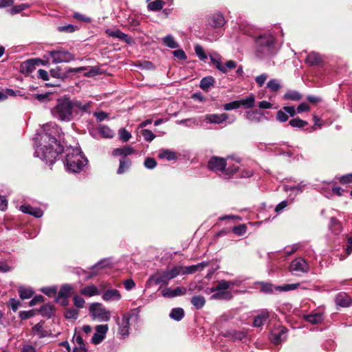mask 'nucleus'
<instances>
[{
	"mask_svg": "<svg viewBox=\"0 0 352 352\" xmlns=\"http://www.w3.org/2000/svg\"><path fill=\"white\" fill-rule=\"evenodd\" d=\"M91 102L63 97L57 100L56 105L51 109L52 116L60 122H70L78 114L89 111Z\"/></svg>",
	"mask_w": 352,
	"mask_h": 352,
	"instance_id": "obj_1",
	"label": "nucleus"
},
{
	"mask_svg": "<svg viewBox=\"0 0 352 352\" xmlns=\"http://www.w3.org/2000/svg\"><path fill=\"white\" fill-rule=\"evenodd\" d=\"M41 139L45 140L47 139L49 146L43 145L37 147L35 154L47 163L52 164L59 153H61V146L57 143L56 139L52 135V133H46V134L42 136Z\"/></svg>",
	"mask_w": 352,
	"mask_h": 352,
	"instance_id": "obj_2",
	"label": "nucleus"
},
{
	"mask_svg": "<svg viewBox=\"0 0 352 352\" xmlns=\"http://www.w3.org/2000/svg\"><path fill=\"white\" fill-rule=\"evenodd\" d=\"M65 161L67 170L73 173L80 172L87 163L78 147H69L65 150Z\"/></svg>",
	"mask_w": 352,
	"mask_h": 352,
	"instance_id": "obj_3",
	"label": "nucleus"
},
{
	"mask_svg": "<svg viewBox=\"0 0 352 352\" xmlns=\"http://www.w3.org/2000/svg\"><path fill=\"white\" fill-rule=\"evenodd\" d=\"M275 38L271 34H261L255 38V55L259 58L273 54Z\"/></svg>",
	"mask_w": 352,
	"mask_h": 352,
	"instance_id": "obj_4",
	"label": "nucleus"
},
{
	"mask_svg": "<svg viewBox=\"0 0 352 352\" xmlns=\"http://www.w3.org/2000/svg\"><path fill=\"white\" fill-rule=\"evenodd\" d=\"M236 285L234 281H227L226 280H219L217 285L210 288H208L206 292L208 294L215 292L211 297L213 300H230L232 298V295L228 289L230 287Z\"/></svg>",
	"mask_w": 352,
	"mask_h": 352,
	"instance_id": "obj_5",
	"label": "nucleus"
},
{
	"mask_svg": "<svg viewBox=\"0 0 352 352\" xmlns=\"http://www.w3.org/2000/svg\"><path fill=\"white\" fill-rule=\"evenodd\" d=\"M132 154V148L126 146L122 148H115L112 151V155L120 156V165L117 170L119 175L123 174L126 170H129L131 166V160L128 157Z\"/></svg>",
	"mask_w": 352,
	"mask_h": 352,
	"instance_id": "obj_6",
	"label": "nucleus"
},
{
	"mask_svg": "<svg viewBox=\"0 0 352 352\" xmlns=\"http://www.w3.org/2000/svg\"><path fill=\"white\" fill-rule=\"evenodd\" d=\"M89 312L94 320L108 321L110 319V311L107 310L100 303H93L89 307Z\"/></svg>",
	"mask_w": 352,
	"mask_h": 352,
	"instance_id": "obj_7",
	"label": "nucleus"
},
{
	"mask_svg": "<svg viewBox=\"0 0 352 352\" xmlns=\"http://www.w3.org/2000/svg\"><path fill=\"white\" fill-rule=\"evenodd\" d=\"M182 267H175L170 270L164 272L162 274L157 273L151 279V280L154 281L155 284H166L168 280L174 278L179 274H182Z\"/></svg>",
	"mask_w": 352,
	"mask_h": 352,
	"instance_id": "obj_8",
	"label": "nucleus"
},
{
	"mask_svg": "<svg viewBox=\"0 0 352 352\" xmlns=\"http://www.w3.org/2000/svg\"><path fill=\"white\" fill-rule=\"evenodd\" d=\"M48 53L52 58V62L54 63H67L74 59V56L66 50H52Z\"/></svg>",
	"mask_w": 352,
	"mask_h": 352,
	"instance_id": "obj_9",
	"label": "nucleus"
},
{
	"mask_svg": "<svg viewBox=\"0 0 352 352\" xmlns=\"http://www.w3.org/2000/svg\"><path fill=\"white\" fill-rule=\"evenodd\" d=\"M226 159L219 157H212L208 161V167L210 170L214 172H223L225 173L226 168Z\"/></svg>",
	"mask_w": 352,
	"mask_h": 352,
	"instance_id": "obj_10",
	"label": "nucleus"
},
{
	"mask_svg": "<svg viewBox=\"0 0 352 352\" xmlns=\"http://www.w3.org/2000/svg\"><path fill=\"white\" fill-rule=\"evenodd\" d=\"M303 319L312 324H318L324 320V310L318 308L312 311L309 314L303 316Z\"/></svg>",
	"mask_w": 352,
	"mask_h": 352,
	"instance_id": "obj_11",
	"label": "nucleus"
},
{
	"mask_svg": "<svg viewBox=\"0 0 352 352\" xmlns=\"http://www.w3.org/2000/svg\"><path fill=\"white\" fill-rule=\"evenodd\" d=\"M309 270V264L302 258H297L293 260L289 265V271L291 272L307 273Z\"/></svg>",
	"mask_w": 352,
	"mask_h": 352,
	"instance_id": "obj_12",
	"label": "nucleus"
},
{
	"mask_svg": "<svg viewBox=\"0 0 352 352\" xmlns=\"http://www.w3.org/2000/svg\"><path fill=\"white\" fill-rule=\"evenodd\" d=\"M109 327L107 324H100L96 327V333L91 338V342L95 344L100 343L105 338Z\"/></svg>",
	"mask_w": 352,
	"mask_h": 352,
	"instance_id": "obj_13",
	"label": "nucleus"
},
{
	"mask_svg": "<svg viewBox=\"0 0 352 352\" xmlns=\"http://www.w3.org/2000/svg\"><path fill=\"white\" fill-rule=\"evenodd\" d=\"M286 331L287 329L285 327L273 331L270 335L271 342L275 344H280L286 338Z\"/></svg>",
	"mask_w": 352,
	"mask_h": 352,
	"instance_id": "obj_14",
	"label": "nucleus"
},
{
	"mask_svg": "<svg viewBox=\"0 0 352 352\" xmlns=\"http://www.w3.org/2000/svg\"><path fill=\"white\" fill-rule=\"evenodd\" d=\"M186 289L184 287H177L176 289L166 288L162 292V296L166 298H173L178 296H183L186 294Z\"/></svg>",
	"mask_w": 352,
	"mask_h": 352,
	"instance_id": "obj_15",
	"label": "nucleus"
},
{
	"mask_svg": "<svg viewBox=\"0 0 352 352\" xmlns=\"http://www.w3.org/2000/svg\"><path fill=\"white\" fill-rule=\"evenodd\" d=\"M102 298L105 301H118L120 300L121 296L117 289H110L104 291Z\"/></svg>",
	"mask_w": 352,
	"mask_h": 352,
	"instance_id": "obj_16",
	"label": "nucleus"
},
{
	"mask_svg": "<svg viewBox=\"0 0 352 352\" xmlns=\"http://www.w3.org/2000/svg\"><path fill=\"white\" fill-rule=\"evenodd\" d=\"M228 118V114L226 113H221V114H207L205 116V120H206L209 123L212 124H221L226 121Z\"/></svg>",
	"mask_w": 352,
	"mask_h": 352,
	"instance_id": "obj_17",
	"label": "nucleus"
},
{
	"mask_svg": "<svg viewBox=\"0 0 352 352\" xmlns=\"http://www.w3.org/2000/svg\"><path fill=\"white\" fill-rule=\"evenodd\" d=\"M225 23L226 21L221 14H214L208 19V23L212 28H221Z\"/></svg>",
	"mask_w": 352,
	"mask_h": 352,
	"instance_id": "obj_18",
	"label": "nucleus"
},
{
	"mask_svg": "<svg viewBox=\"0 0 352 352\" xmlns=\"http://www.w3.org/2000/svg\"><path fill=\"white\" fill-rule=\"evenodd\" d=\"M20 210L27 214H30L35 217H41L43 216V211L38 208H33L28 205L21 206Z\"/></svg>",
	"mask_w": 352,
	"mask_h": 352,
	"instance_id": "obj_19",
	"label": "nucleus"
},
{
	"mask_svg": "<svg viewBox=\"0 0 352 352\" xmlns=\"http://www.w3.org/2000/svg\"><path fill=\"white\" fill-rule=\"evenodd\" d=\"M106 33L113 38H118L119 40L124 41L126 43H129V39L128 35L122 33L120 30L117 29H107L106 30Z\"/></svg>",
	"mask_w": 352,
	"mask_h": 352,
	"instance_id": "obj_20",
	"label": "nucleus"
},
{
	"mask_svg": "<svg viewBox=\"0 0 352 352\" xmlns=\"http://www.w3.org/2000/svg\"><path fill=\"white\" fill-rule=\"evenodd\" d=\"M131 316L129 314H124L122 322L120 324V333L122 336H128L129 334Z\"/></svg>",
	"mask_w": 352,
	"mask_h": 352,
	"instance_id": "obj_21",
	"label": "nucleus"
},
{
	"mask_svg": "<svg viewBox=\"0 0 352 352\" xmlns=\"http://www.w3.org/2000/svg\"><path fill=\"white\" fill-rule=\"evenodd\" d=\"M80 294L85 296L91 297L100 294V289L94 285H89L80 290Z\"/></svg>",
	"mask_w": 352,
	"mask_h": 352,
	"instance_id": "obj_22",
	"label": "nucleus"
},
{
	"mask_svg": "<svg viewBox=\"0 0 352 352\" xmlns=\"http://www.w3.org/2000/svg\"><path fill=\"white\" fill-rule=\"evenodd\" d=\"M306 63L310 65H317L322 63V58L320 54L313 52L307 55Z\"/></svg>",
	"mask_w": 352,
	"mask_h": 352,
	"instance_id": "obj_23",
	"label": "nucleus"
},
{
	"mask_svg": "<svg viewBox=\"0 0 352 352\" xmlns=\"http://www.w3.org/2000/svg\"><path fill=\"white\" fill-rule=\"evenodd\" d=\"M97 129L102 138H113L115 135L113 131L106 125L100 124Z\"/></svg>",
	"mask_w": 352,
	"mask_h": 352,
	"instance_id": "obj_24",
	"label": "nucleus"
},
{
	"mask_svg": "<svg viewBox=\"0 0 352 352\" xmlns=\"http://www.w3.org/2000/svg\"><path fill=\"white\" fill-rule=\"evenodd\" d=\"M35 62H41V60L38 58H35L30 59L24 62L21 65V72H25L27 73L32 72L35 69Z\"/></svg>",
	"mask_w": 352,
	"mask_h": 352,
	"instance_id": "obj_25",
	"label": "nucleus"
},
{
	"mask_svg": "<svg viewBox=\"0 0 352 352\" xmlns=\"http://www.w3.org/2000/svg\"><path fill=\"white\" fill-rule=\"evenodd\" d=\"M329 229L335 234H339L342 230L341 223L336 218L331 217L330 219Z\"/></svg>",
	"mask_w": 352,
	"mask_h": 352,
	"instance_id": "obj_26",
	"label": "nucleus"
},
{
	"mask_svg": "<svg viewBox=\"0 0 352 352\" xmlns=\"http://www.w3.org/2000/svg\"><path fill=\"white\" fill-rule=\"evenodd\" d=\"M210 58L211 62L214 64L217 69L221 71V72H225L226 69L223 67V64L221 62V56L216 52H212L210 54Z\"/></svg>",
	"mask_w": 352,
	"mask_h": 352,
	"instance_id": "obj_27",
	"label": "nucleus"
},
{
	"mask_svg": "<svg viewBox=\"0 0 352 352\" xmlns=\"http://www.w3.org/2000/svg\"><path fill=\"white\" fill-rule=\"evenodd\" d=\"M263 114L257 111H248L246 113V118L248 120L252 122H259L263 118Z\"/></svg>",
	"mask_w": 352,
	"mask_h": 352,
	"instance_id": "obj_28",
	"label": "nucleus"
},
{
	"mask_svg": "<svg viewBox=\"0 0 352 352\" xmlns=\"http://www.w3.org/2000/svg\"><path fill=\"white\" fill-rule=\"evenodd\" d=\"M158 157L161 159H166L168 161L175 160L177 155L175 152L168 149H162L159 151Z\"/></svg>",
	"mask_w": 352,
	"mask_h": 352,
	"instance_id": "obj_29",
	"label": "nucleus"
},
{
	"mask_svg": "<svg viewBox=\"0 0 352 352\" xmlns=\"http://www.w3.org/2000/svg\"><path fill=\"white\" fill-rule=\"evenodd\" d=\"M269 318V313L267 311H262L254 320V327H261L266 320Z\"/></svg>",
	"mask_w": 352,
	"mask_h": 352,
	"instance_id": "obj_30",
	"label": "nucleus"
},
{
	"mask_svg": "<svg viewBox=\"0 0 352 352\" xmlns=\"http://www.w3.org/2000/svg\"><path fill=\"white\" fill-rule=\"evenodd\" d=\"M238 102L239 104V107L241 106H243L247 109L251 108L254 104L255 97L253 94H251L245 98H243L241 100H238Z\"/></svg>",
	"mask_w": 352,
	"mask_h": 352,
	"instance_id": "obj_31",
	"label": "nucleus"
},
{
	"mask_svg": "<svg viewBox=\"0 0 352 352\" xmlns=\"http://www.w3.org/2000/svg\"><path fill=\"white\" fill-rule=\"evenodd\" d=\"M169 316L174 320L179 321L184 316V311L180 307L174 308L171 310Z\"/></svg>",
	"mask_w": 352,
	"mask_h": 352,
	"instance_id": "obj_32",
	"label": "nucleus"
},
{
	"mask_svg": "<svg viewBox=\"0 0 352 352\" xmlns=\"http://www.w3.org/2000/svg\"><path fill=\"white\" fill-rule=\"evenodd\" d=\"M214 79L212 76L205 77L200 82V87L204 91H207L210 87L213 86Z\"/></svg>",
	"mask_w": 352,
	"mask_h": 352,
	"instance_id": "obj_33",
	"label": "nucleus"
},
{
	"mask_svg": "<svg viewBox=\"0 0 352 352\" xmlns=\"http://www.w3.org/2000/svg\"><path fill=\"white\" fill-rule=\"evenodd\" d=\"M284 99L290 100L293 101H298L301 100L302 95L297 91L289 90L285 93L283 96Z\"/></svg>",
	"mask_w": 352,
	"mask_h": 352,
	"instance_id": "obj_34",
	"label": "nucleus"
},
{
	"mask_svg": "<svg viewBox=\"0 0 352 352\" xmlns=\"http://www.w3.org/2000/svg\"><path fill=\"white\" fill-rule=\"evenodd\" d=\"M336 302L342 307H348L351 304V299L346 294H339L336 297Z\"/></svg>",
	"mask_w": 352,
	"mask_h": 352,
	"instance_id": "obj_35",
	"label": "nucleus"
},
{
	"mask_svg": "<svg viewBox=\"0 0 352 352\" xmlns=\"http://www.w3.org/2000/svg\"><path fill=\"white\" fill-rule=\"evenodd\" d=\"M165 4V1L162 0H155L148 4V8L150 10L158 11L162 9Z\"/></svg>",
	"mask_w": 352,
	"mask_h": 352,
	"instance_id": "obj_36",
	"label": "nucleus"
},
{
	"mask_svg": "<svg viewBox=\"0 0 352 352\" xmlns=\"http://www.w3.org/2000/svg\"><path fill=\"white\" fill-rule=\"evenodd\" d=\"M191 303L197 309H199L202 308L205 303L206 300L204 296H193L191 299Z\"/></svg>",
	"mask_w": 352,
	"mask_h": 352,
	"instance_id": "obj_37",
	"label": "nucleus"
},
{
	"mask_svg": "<svg viewBox=\"0 0 352 352\" xmlns=\"http://www.w3.org/2000/svg\"><path fill=\"white\" fill-rule=\"evenodd\" d=\"M19 292L20 298L22 299H28L31 298L34 294L32 289L24 287H19Z\"/></svg>",
	"mask_w": 352,
	"mask_h": 352,
	"instance_id": "obj_38",
	"label": "nucleus"
},
{
	"mask_svg": "<svg viewBox=\"0 0 352 352\" xmlns=\"http://www.w3.org/2000/svg\"><path fill=\"white\" fill-rule=\"evenodd\" d=\"M228 333V336L234 340H242L246 337V333L243 331L234 330Z\"/></svg>",
	"mask_w": 352,
	"mask_h": 352,
	"instance_id": "obj_39",
	"label": "nucleus"
},
{
	"mask_svg": "<svg viewBox=\"0 0 352 352\" xmlns=\"http://www.w3.org/2000/svg\"><path fill=\"white\" fill-rule=\"evenodd\" d=\"M299 286H300V283H292V284H285L282 286H277V287H275L274 289L278 292H288V291H291V290H294V289L298 288Z\"/></svg>",
	"mask_w": 352,
	"mask_h": 352,
	"instance_id": "obj_40",
	"label": "nucleus"
},
{
	"mask_svg": "<svg viewBox=\"0 0 352 352\" xmlns=\"http://www.w3.org/2000/svg\"><path fill=\"white\" fill-rule=\"evenodd\" d=\"M163 43L167 47L175 49L178 47V43L175 41L174 38L171 35H167L162 39Z\"/></svg>",
	"mask_w": 352,
	"mask_h": 352,
	"instance_id": "obj_41",
	"label": "nucleus"
},
{
	"mask_svg": "<svg viewBox=\"0 0 352 352\" xmlns=\"http://www.w3.org/2000/svg\"><path fill=\"white\" fill-rule=\"evenodd\" d=\"M205 265H206V264H204V263H200V264H198L196 265H191V266L186 267H182V274H192V273L195 272L197 270H198V269L203 267Z\"/></svg>",
	"mask_w": 352,
	"mask_h": 352,
	"instance_id": "obj_42",
	"label": "nucleus"
},
{
	"mask_svg": "<svg viewBox=\"0 0 352 352\" xmlns=\"http://www.w3.org/2000/svg\"><path fill=\"white\" fill-rule=\"evenodd\" d=\"M52 94L51 93H45L42 94H34L32 97L37 99L39 102L45 103L52 100Z\"/></svg>",
	"mask_w": 352,
	"mask_h": 352,
	"instance_id": "obj_43",
	"label": "nucleus"
},
{
	"mask_svg": "<svg viewBox=\"0 0 352 352\" xmlns=\"http://www.w3.org/2000/svg\"><path fill=\"white\" fill-rule=\"evenodd\" d=\"M267 87L272 91H278L281 86L278 80L272 79L267 82Z\"/></svg>",
	"mask_w": 352,
	"mask_h": 352,
	"instance_id": "obj_44",
	"label": "nucleus"
},
{
	"mask_svg": "<svg viewBox=\"0 0 352 352\" xmlns=\"http://www.w3.org/2000/svg\"><path fill=\"white\" fill-rule=\"evenodd\" d=\"M54 307L51 305H45L40 309V312L43 316L50 317L53 314Z\"/></svg>",
	"mask_w": 352,
	"mask_h": 352,
	"instance_id": "obj_45",
	"label": "nucleus"
},
{
	"mask_svg": "<svg viewBox=\"0 0 352 352\" xmlns=\"http://www.w3.org/2000/svg\"><path fill=\"white\" fill-rule=\"evenodd\" d=\"M289 124L293 127L302 128L307 126L308 123L300 118H294L289 121Z\"/></svg>",
	"mask_w": 352,
	"mask_h": 352,
	"instance_id": "obj_46",
	"label": "nucleus"
},
{
	"mask_svg": "<svg viewBox=\"0 0 352 352\" xmlns=\"http://www.w3.org/2000/svg\"><path fill=\"white\" fill-rule=\"evenodd\" d=\"M111 265V261L109 259L106 258L100 261L98 263H96L95 265L92 267V269H96V270H100L106 267H109Z\"/></svg>",
	"mask_w": 352,
	"mask_h": 352,
	"instance_id": "obj_47",
	"label": "nucleus"
},
{
	"mask_svg": "<svg viewBox=\"0 0 352 352\" xmlns=\"http://www.w3.org/2000/svg\"><path fill=\"white\" fill-rule=\"evenodd\" d=\"M120 139L123 142H126L129 140L131 137V133L127 131L125 129H120L118 131Z\"/></svg>",
	"mask_w": 352,
	"mask_h": 352,
	"instance_id": "obj_48",
	"label": "nucleus"
},
{
	"mask_svg": "<svg viewBox=\"0 0 352 352\" xmlns=\"http://www.w3.org/2000/svg\"><path fill=\"white\" fill-rule=\"evenodd\" d=\"M72 287L68 285H63L59 292H58V296L59 297H63V298H67V296H69L71 291H72Z\"/></svg>",
	"mask_w": 352,
	"mask_h": 352,
	"instance_id": "obj_49",
	"label": "nucleus"
},
{
	"mask_svg": "<svg viewBox=\"0 0 352 352\" xmlns=\"http://www.w3.org/2000/svg\"><path fill=\"white\" fill-rule=\"evenodd\" d=\"M140 133H141V135L144 138V140L148 142L152 141L155 137L154 133L151 131L148 130V129H142L140 131Z\"/></svg>",
	"mask_w": 352,
	"mask_h": 352,
	"instance_id": "obj_50",
	"label": "nucleus"
},
{
	"mask_svg": "<svg viewBox=\"0 0 352 352\" xmlns=\"http://www.w3.org/2000/svg\"><path fill=\"white\" fill-rule=\"evenodd\" d=\"M195 52L197 54V56L201 59V60H205L207 59V56L204 50V49L202 48V47L199 45H196L195 46Z\"/></svg>",
	"mask_w": 352,
	"mask_h": 352,
	"instance_id": "obj_51",
	"label": "nucleus"
},
{
	"mask_svg": "<svg viewBox=\"0 0 352 352\" xmlns=\"http://www.w3.org/2000/svg\"><path fill=\"white\" fill-rule=\"evenodd\" d=\"M246 230L247 227L245 224H241L232 228V232L238 236L243 235L246 232Z\"/></svg>",
	"mask_w": 352,
	"mask_h": 352,
	"instance_id": "obj_52",
	"label": "nucleus"
},
{
	"mask_svg": "<svg viewBox=\"0 0 352 352\" xmlns=\"http://www.w3.org/2000/svg\"><path fill=\"white\" fill-rule=\"evenodd\" d=\"M261 291L264 293H272L274 291V287L272 284L269 283H261Z\"/></svg>",
	"mask_w": 352,
	"mask_h": 352,
	"instance_id": "obj_53",
	"label": "nucleus"
},
{
	"mask_svg": "<svg viewBox=\"0 0 352 352\" xmlns=\"http://www.w3.org/2000/svg\"><path fill=\"white\" fill-rule=\"evenodd\" d=\"M32 331L34 333H36L40 338H43L46 336V333L43 329L41 324H36L32 328Z\"/></svg>",
	"mask_w": 352,
	"mask_h": 352,
	"instance_id": "obj_54",
	"label": "nucleus"
},
{
	"mask_svg": "<svg viewBox=\"0 0 352 352\" xmlns=\"http://www.w3.org/2000/svg\"><path fill=\"white\" fill-rule=\"evenodd\" d=\"M78 316V311L74 309H68L65 313V316L68 319L76 320Z\"/></svg>",
	"mask_w": 352,
	"mask_h": 352,
	"instance_id": "obj_55",
	"label": "nucleus"
},
{
	"mask_svg": "<svg viewBox=\"0 0 352 352\" xmlns=\"http://www.w3.org/2000/svg\"><path fill=\"white\" fill-rule=\"evenodd\" d=\"M74 342L76 344L75 348H85V344L83 342V339L80 335H74Z\"/></svg>",
	"mask_w": 352,
	"mask_h": 352,
	"instance_id": "obj_56",
	"label": "nucleus"
},
{
	"mask_svg": "<svg viewBox=\"0 0 352 352\" xmlns=\"http://www.w3.org/2000/svg\"><path fill=\"white\" fill-rule=\"evenodd\" d=\"M56 287H44L41 289V292L45 295L52 297L56 295Z\"/></svg>",
	"mask_w": 352,
	"mask_h": 352,
	"instance_id": "obj_57",
	"label": "nucleus"
},
{
	"mask_svg": "<svg viewBox=\"0 0 352 352\" xmlns=\"http://www.w3.org/2000/svg\"><path fill=\"white\" fill-rule=\"evenodd\" d=\"M76 27L73 25H63V26H58V30L59 32H74L76 30Z\"/></svg>",
	"mask_w": 352,
	"mask_h": 352,
	"instance_id": "obj_58",
	"label": "nucleus"
},
{
	"mask_svg": "<svg viewBox=\"0 0 352 352\" xmlns=\"http://www.w3.org/2000/svg\"><path fill=\"white\" fill-rule=\"evenodd\" d=\"M28 7H29L28 4H26V3H22V4L16 6L12 8L11 13L12 14L19 13V12L25 10Z\"/></svg>",
	"mask_w": 352,
	"mask_h": 352,
	"instance_id": "obj_59",
	"label": "nucleus"
},
{
	"mask_svg": "<svg viewBox=\"0 0 352 352\" xmlns=\"http://www.w3.org/2000/svg\"><path fill=\"white\" fill-rule=\"evenodd\" d=\"M223 108L226 111H230V110H232V109H236L239 108V104L238 102V100L233 101V102H231L226 104L223 106Z\"/></svg>",
	"mask_w": 352,
	"mask_h": 352,
	"instance_id": "obj_60",
	"label": "nucleus"
},
{
	"mask_svg": "<svg viewBox=\"0 0 352 352\" xmlns=\"http://www.w3.org/2000/svg\"><path fill=\"white\" fill-rule=\"evenodd\" d=\"M73 300L76 307L78 308H82L84 307L85 300L82 298L78 296H75L73 298Z\"/></svg>",
	"mask_w": 352,
	"mask_h": 352,
	"instance_id": "obj_61",
	"label": "nucleus"
},
{
	"mask_svg": "<svg viewBox=\"0 0 352 352\" xmlns=\"http://www.w3.org/2000/svg\"><path fill=\"white\" fill-rule=\"evenodd\" d=\"M339 181L342 184L352 183V173L340 177Z\"/></svg>",
	"mask_w": 352,
	"mask_h": 352,
	"instance_id": "obj_62",
	"label": "nucleus"
},
{
	"mask_svg": "<svg viewBox=\"0 0 352 352\" xmlns=\"http://www.w3.org/2000/svg\"><path fill=\"white\" fill-rule=\"evenodd\" d=\"M173 55L179 60H186V55L183 50H177L173 52Z\"/></svg>",
	"mask_w": 352,
	"mask_h": 352,
	"instance_id": "obj_63",
	"label": "nucleus"
},
{
	"mask_svg": "<svg viewBox=\"0 0 352 352\" xmlns=\"http://www.w3.org/2000/svg\"><path fill=\"white\" fill-rule=\"evenodd\" d=\"M267 77L268 76L266 74H263L260 76H258L255 79L256 82L258 85L259 87H262L264 85Z\"/></svg>",
	"mask_w": 352,
	"mask_h": 352,
	"instance_id": "obj_64",
	"label": "nucleus"
}]
</instances>
